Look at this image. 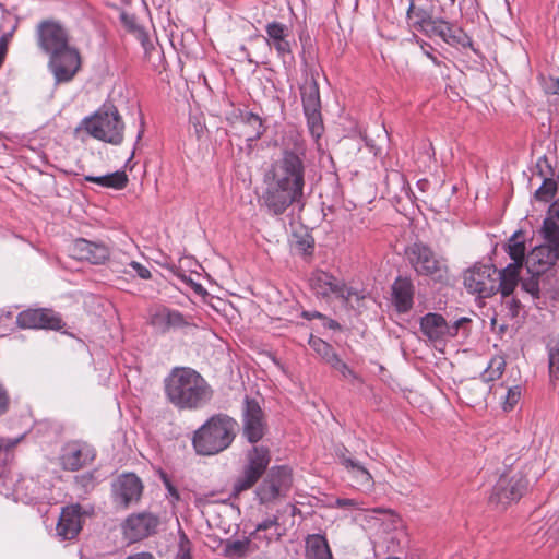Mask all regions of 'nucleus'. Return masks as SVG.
I'll return each instance as SVG.
<instances>
[{
    "mask_svg": "<svg viewBox=\"0 0 559 559\" xmlns=\"http://www.w3.org/2000/svg\"><path fill=\"white\" fill-rule=\"evenodd\" d=\"M522 390L519 385H514L509 388L504 400L502 402V407L506 412L512 411L514 406L519 403L521 399Z\"/></svg>",
    "mask_w": 559,
    "mask_h": 559,
    "instance_id": "nucleus-41",
    "label": "nucleus"
},
{
    "mask_svg": "<svg viewBox=\"0 0 559 559\" xmlns=\"http://www.w3.org/2000/svg\"><path fill=\"white\" fill-rule=\"evenodd\" d=\"M405 254L418 275L435 276L442 272L443 264L425 243L415 242L406 248Z\"/></svg>",
    "mask_w": 559,
    "mask_h": 559,
    "instance_id": "nucleus-9",
    "label": "nucleus"
},
{
    "mask_svg": "<svg viewBox=\"0 0 559 559\" xmlns=\"http://www.w3.org/2000/svg\"><path fill=\"white\" fill-rule=\"evenodd\" d=\"M237 421L218 414L207 419L194 431L192 444L200 455H215L226 450L236 437Z\"/></svg>",
    "mask_w": 559,
    "mask_h": 559,
    "instance_id": "nucleus-4",
    "label": "nucleus"
},
{
    "mask_svg": "<svg viewBox=\"0 0 559 559\" xmlns=\"http://www.w3.org/2000/svg\"><path fill=\"white\" fill-rule=\"evenodd\" d=\"M8 52V36L4 35L0 38V67L2 66Z\"/></svg>",
    "mask_w": 559,
    "mask_h": 559,
    "instance_id": "nucleus-52",
    "label": "nucleus"
},
{
    "mask_svg": "<svg viewBox=\"0 0 559 559\" xmlns=\"http://www.w3.org/2000/svg\"><path fill=\"white\" fill-rule=\"evenodd\" d=\"M142 491V481L133 473L120 475L112 485L114 499L123 507L138 502Z\"/></svg>",
    "mask_w": 559,
    "mask_h": 559,
    "instance_id": "nucleus-16",
    "label": "nucleus"
},
{
    "mask_svg": "<svg viewBox=\"0 0 559 559\" xmlns=\"http://www.w3.org/2000/svg\"><path fill=\"white\" fill-rule=\"evenodd\" d=\"M508 253L513 260L512 264H519V266L522 267L525 258V245L523 240H520L516 234H514L509 240Z\"/></svg>",
    "mask_w": 559,
    "mask_h": 559,
    "instance_id": "nucleus-36",
    "label": "nucleus"
},
{
    "mask_svg": "<svg viewBox=\"0 0 559 559\" xmlns=\"http://www.w3.org/2000/svg\"><path fill=\"white\" fill-rule=\"evenodd\" d=\"M455 1H456V0H448L449 4H450L451 7H452V5H454Z\"/></svg>",
    "mask_w": 559,
    "mask_h": 559,
    "instance_id": "nucleus-57",
    "label": "nucleus"
},
{
    "mask_svg": "<svg viewBox=\"0 0 559 559\" xmlns=\"http://www.w3.org/2000/svg\"><path fill=\"white\" fill-rule=\"evenodd\" d=\"M488 392V386L484 381L474 380L462 386L461 393L468 400V403H479Z\"/></svg>",
    "mask_w": 559,
    "mask_h": 559,
    "instance_id": "nucleus-33",
    "label": "nucleus"
},
{
    "mask_svg": "<svg viewBox=\"0 0 559 559\" xmlns=\"http://www.w3.org/2000/svg\"><path fill=\"white\" fill-rule=\"evenodd\" d=\"M168 401L180 409H195L207 403L212 390L205 379L187 367L175 368L165 379Z\"/></svg>",
    "mask_w": 559,
    "mask_h": 559,
    "instance_id": "nucleus-3",
    "label": "nucleus"
},
{
    "mask_svg": "<svg viewBox=\"0 0 559 559\" xmlns=\"http://www.w3.org/2000/svg\"><path fill=\"white\" fill-rule=\"evenodd\" d=\"M72 252L76 259L86 260L93 264H100L109 257V250L106 246L85 239H76Z\"/></svg>",
    "mask_w": 559,
    "mask_h": 559,
    "instance_id": "nucleus-19",
    "label": "nucleus"
},
{
    "mask_svg": "<svg viewBox=\"0 0 559 559\" xmlns=\"http://www.w3.org/2000/svg\"><path fill=\"white\" fill-rule=\"evenodd\" d=\"M520 270L519 264H509L502 271H497L498 290L503 297H509L518 286Z\"/></svg>",
    "mask_w": 559,
    "mask_h": 559,
    "instance_id": "nucleus-28",
    "label": "nucleus"
},
{
    "mask_svg": "<svg viewBox=\"0 0 559 559\" xmlns=\"http://www.w3.org/2000/svg\"><path fill=\"white\" fill-rule=\"evenodd\" d=\"M242 417L243 436L248 441L255 443L261 440L264 436L266 424L259 403L254 400L246 399Z\"/></svg>",
    "mask_w": 559,
    "mask_h": 559,
    "instance_id": "nucleus-15",
    "label": "nucleus"
},
{
    "mask_svg": "<svg viewBox=\"0 0 559 559\" xmlns=\"http://www.w3.org/2000/svg\"><path fill=\"white\" fill-rule=\"evenodd\" d=\"M427 56H428V58H430V59H431L436 64H438L437 59H436L432 55H430L429 52H427Z\"/></svg>",
    "mask_w": 559,
    "mask_h": 559,
    "instance_id": "nucleus-56",
    "label": "nucleus"
},
{
    "mask_svg": "<svg viewBox=\"0 0 559 559\" xmlns=\"http://www.w3.org/2000/svg\"><path fill=\"white\" fill-rule=\"evenodd\" d=\"M528 481L521 473L512 476H502L493 487L490 502L504 509L512 502L518 501L526 491Z\"/></svg>",
    "mask_w": 559,
    "mask_h": 559,
    "instance_id": "nucleus-8",
    "label": "nucleus"
},
{
    "mask_svg": "<svg viewBox=\"0 0 559 559\" xmlns=\"http://www.w3.org/2000/svg\"><path fill=\"white\" fill-rule=\"evenodd\" d=\"M9 405V396L7 391L0 384V415L7 412Z\"/></svg>",
    "mask_w": 559,
    "mask_h": 559,
    "instance_id": "nucleus-50",
    "label": "nucleus"
},
{
    "mask_svg": "<svg viewBox=\"0 0 559 559\" xmlns=\"http://www.w3.org/2000/svg\"><path fill=\"white\" fill-rule=\"evenodd\" d=\"M84 179L88 182H94L102 187L112 188L116 190L123 189L129 181L124 171H115L104 176H85Z\"/></svg>",
    "mask_w": 559,
    "mask_h": 559,
    "instance_id": "nucleus-30",
    "label": "nucleus"
},
{
    "mask_svg": "<svg viewBox=\"0 0 559 559\" xmlns=\"http://www.w3.org/2000/svg\"><path fill=\"white\" fill-rule=\"evenodd\" d=\"M305 115L307 117V122L311 134L319 138L323 130L320 109L305 110Z\"/></svg>",
    "mask_w": 559,
    "mask_h": 559,
    "instance_id": "nucleus-38",
    "label": "nucleus"
},
{
    "mask_svg": "<svg viewBox=\"0 0 559 559\" xmlns=\"http://www.w3.org/2000/svg\"><path fill=\"white\" fill-rule=\"evenodd\" d=\"M548 357L550 381L559 389V341L549 346Z\"/></svg>",
    "mask_w": 559,
    "mask_h": 559,
    "instance_id": "nucleus-37",
    "label": "nucleus"
},
{
    "mask_svg": "<svg viewBox=\"0 0 559 559\" xmlns=\"http://www.w3.org/2000/svg\"><path fill=\"white\" fill-rule=\"evenodd\" d=\"M175 559H191V547L186 536H182L179 542V550Z\"/></svg>",
    "mask_w": 559,
    "mask_h": 559,
    "instance_id": "nucleus-43",
    "label": "nucleus"
},
{
    "mask_svg": "<svg viewBox=\"0 0 559 559\" xmlns=\"http://www.w3.org/2000/svg\"><path fill=\"white\" fill-rule=\"evenodd\" d=\"M335 506L338 508H358V501L354 499H336Z\"/></svg>",
    "mask_w": 559,
    "mask_h": 559,
    "instance_id": "nucleus-51",
    "label": "nucleus"
},
{
    "mask_svg": "<svg viewBox=\"0 0 559 559\" xmlns=\"http://www.w3.org/2000/svg\"><path fill=\"white\" fill-rule=\"evenodd\" d=\"M409 25L423 33H427L438 19L432 17L430 8L423 3V0H413L407 10Z\"/></svg>",
    "mask_w": 559,
    "mask_h": 559,
    "instance_id": "nucleus-22",
    "label": "nucleus"
},
{
    "mask_svg": "<svg viewBox=\"0 0 559 559\" xmlns=\"http://www.w3.org/2000/svg\"><path fill=\"white\" fill-rule=\"evenodd\" d=\"M331 367L334 368L335 370H337L338 372H341V374L344 377V378H350V377H354V372L350 370V368L345 364L343 362L340 357L337 356V358L331 364Z\"/></svg>",
    "mask_w": 559,
    "mask_h": 559,
    "instance_id": "nucleus-44",
    "label": "nucleus"
},
{
    "mask_svg": "<svg viewBox=\"0 0 559 559\" xmlns=\"http://www.w3.org/2000/svg\"><path fill=\"white\" fill-rule=\"evenodd\" d=\"M85 130L93 138L120 145L123 141L124 122L114 105H104L84 121Z\"/></svg>",
    "mask_w": 559,
    "mask_h": 559,
    "instance_id": "nucleus-5",
    "label": "nucleus"
},
{
    "mask_svg": "<svg viewBox=\"0 0 559 559\" xmlns=\"http://www.w3.org/2000/svg\"><path fill=\"white\" fill-rule=\"evenodd\" d=\"M169 492L171 495H174L178 499V495H177L176 490L173 487H169Z\"/></svg>",
    "mask_w": 559,
    "mask_h": 559,
    "instance_id": "nucleus-55",
    "label": "nucleus"
},
{
    "mask_svg": "<svg viewBox=\"0 0 559 559\" xmlns=\"http://www.w3.org/2000/svg\"><path fill=\"white\" fill-rule=\"evenodd\" d=\"M305 559H334L324 536L312 534L306 538Z\"/></svg>",
    "mask_w": 559,
    "mask_h": 559,
    "instance_id": "nucleus-26",
    "label": "nucleus"
},
{
    "mask_svg": "<svg viewBox=\"0 0 559 559\" xmlns=\"http://www.w3.org/2000/svg\"><path fill=\"white\" fill-rule=\"evenodd\" d=\"M158 524V518L150 512L131 514L122 524V533L126 539L135 543L154 534Z\"/></svg>",
    "mask_w": 559,
    "mask_h": 559,
    "instance_id": "nucleus-13",
    "label": "nucleus"
},
{
    "mask_svg": "<svg viewBox=\"0 0 559 559\" xmlns=\"http://www.w3.org/2000/svg\"><path fill=\"white\" fill-rule=\"evenodd\" d=\"M426 35L429 37H440L443 41L452 46H466L469 44V38L461 28L453 27L448 22L440 19L427 29Z\"/></svg>",
    "mask_w": 559,
    "mask_h": 559,
    "instance_id": "nucleus-21",
    "label": "nucleus"
},
{
    "mask_svg": "<svg viewBox=\"0 0 559 559\" xmlns=\"http://www.w3.org/2000/svg\"><path fill=\"white\" fill-rule=\"evenodd\" d=\"M309 345L330 366L337 358L332 346L319 337L311 336Z\"/></svg>",
    "mask_w": 559,
    "mask_h": 559,
    "instance_id": "nucleus-35",
    "label": "nucleus"
},
{
    "mask_svg": "<svg viewBox=\"0 0 559 559\" xmlns=\"http://www.w3.org/2000/svg\"><path fill=\"white\" fill-rule=\"evenodd\" d=\"M267 34V44L274 47L277 55L285 59L286 56L292 55V46L288 41V27L278 22L269 23L265 26Z\"/></svg>",
    "mask_w": 559,
    "mask_h": 559,
    "instance_id": "nucleus-23",
    "label": "nucleus"
},
{
    "mask_svg": "<svg viewBox=\"0 0 559 559\" xmlns=\"http://www.w3.org/2000/svg\"><path fill=\"white\" fill-rule=\"evenodd\" d=\"M504 366H506V362L502 358H500V357L493 358L490 361L487 370L485 371V374H484L485 381H492L496 378H499L503 372Z\"/></svg>",
    "mask_w": 559,
    "mask_h": 559,
    "instance_id": "nucleus-40",
    "label": "nucleus"
},
{
    "mask_svg": "<svg viewBox=\"0 0 559 559\" xmlns=\"http://www.w3.org/2000/svg\"><path fill=\"white\" fill-rule=\"evenodd\" d=\"M130 266L136 272V274L143 278L148 280L151 277V272L147 267L143 266L139 262L132 261Z\"/></svg>",
    "mask_w": 559,
    "mask_h": 559,
    "instance_id": "nucleus-48",
    "label": "nucleus"
},
{
    "mask_svg": "<svg viewBox=\"0 0 559 559\" xmlns=\"http://www.w3.org/2000/svg\"><path fill=\"white\" fill-rule=\"evenodd\" d=\"M304 110H316L321 108L319 86L314 80L306 82L301 87Z\"/></svg>",
    "mask_w": 559,
    "mask_h": 559,
    "instance_id": "nucleus-31",
    "label": "nucleus"
},
{
    "mask_svg": "<svg viewBox=\"0 0 559 559\" xmlns=\"http://www.w3.org/2000/svg\"><path fill=\"white\" fill-rule=\"evenodd\" d=\"M556 259H559V252L552 242L545 246H538L532 250L526 258L527 270L533 274L544 273L551 266Z\"/></svg>",
    "mask_w": 559,
    "mask_h": 559,
    "instance_id": "nucleus-18",
    "label": "nucleus"
},
{
    "mask_svg": "<svg viewBox=\"0 0 559 559\" xmlns=\"http://www.w3.org/2000/svg\"><path fill=\"white\" fill-rule=\"evenodd\" d=\"M310 286L317 295L323 297L334 295L346 301H349L353 296L358 298V294L356 292L348 288L342 281L323 271H316L312 273L310 277Z\"/></svg>",
    "mask_w": 559,
    "mask_h": 559,
    "instance_id": "nucleus-12",
    "label": "nucleus"
},
{
    "mask_svg": "<svg viewBox=\"0 0 559 559\" xmlns=\"http://www.w3.org/2000/svg\"><path fill=\"white\" fill-rule=\"evenodd\" d=\"M122 20L127 23V16L123 14Z\"/></svg>",
    "mask_w": 559,
    "mask_h": 559,
    "instance_id": "nucleus-58",
    "label": "nucleus"
},
{
    "mask_svg": "<svg viewBox=\"0 0 559 559\" xmlns=\"http://www.w3.org/2000/svg\"><path fill=\"white\" fill-rule=\"evenodd\" d=\"M506 307L508 308L510 316L514 318L519 314L521 304L519 300L510 298L506 301Z\"/></svg>",
    "mask_w": 559,
    "mask_h": 559,
    "instance_id": "nucleus-49",
    "label": "nucleus"
},
{
    "mask_svg": "<svg viewBox=\"0 0 559 559\" xmlns=\"http://www.w3.org/2000/svg\"><path fill=\"white\" fill-rule=\"evenodd\" d=\"M241 121L246 128L243 133L248 140H257L263 134V123L258 115L253 112H246L241 117Z\"/></svg>",
    "mask_w": 559,
    "mask_h": 559,
    "instance_id": "nucleus-32",
    "label": "nucleus"
},
{
    "mask_svg": "<svg viewBox=\"0 0 559 559\" xmlns=\"http://www.w3.org/2000/svg\"><path fill=\"white\" fill-rule=\"evenodd\" d=\"M497 270L491 265H475L464 273V286L481 298L492 296L498 292Z\"/></svg>",
    "mask_w": 559,
    "mask_h": 559,
    "instance_id": "nucleus-6",
    "label": "nucleus"
},
{
    "mask_svg": "<svg viewBox=\"0 0 559 559\" xmlns=\"http://www.w3.org/2000/svg\"><path fill=\"white\" fill-rule=\"evenodd\" d=\"M341 463L350 473L352 477L354 478L356 485L359 488L366 490H370L373 488V479L371 474L359 462L345 455H342Z\"/></svg>",
    "mask_w": 559,
    "mask_h": 559,
    "instance_id": "nucleus-27",
    "label": "nucleus"
},
{
    "mask_svg": "<svg viewBox=\"0 0 559 559\" xmlns=\"http://www.w3.org/2000/svg\"><path fill=\"white\" fill-rule=\"evenodd\" d=\"M39 48L49 56V66L58 82L72 80L81 67L79 51L69 45L67 29L57 21H43L37 26Z\"/></svg>",
    "mask_w": 559,
    "mask_h": 559,
    "instance_id": "nucleus-2",
    "label": "nucleus"
},
{
    "mask_svg": "<svg viewBox=\"0 0 559 559\" xmlns=\"http://www.w3.org/2000/svg\"><path fill=\"white\" fill-rule=\"evenodd\" d=\"M190 121H191L194 134L197 135L198 139H200L204 134V131L206 129L203 118L193 116V117H191Z\"/></svg>",
    "mask_w": 559,
    "mask_h": 559,
    "instance_id": "nucleus-45",
    "label": "nucleus"
},
{
    "mask_svg": "<svg viewBox=\"0 0 559 559\" xmlns=\"http://www.w3.org/2000/svg\"><path fill=\"white\" fill-rule=\"evenodd\" d=\"M152 325L160 332H167L171 329H180L188 325V321L177 310L166 307H157L151 314Z\"/></svg>",
    "mask_w": 559,
    "mask_h": 559,
    "instance_id": "nucleus-20",
    "label": "nucleus"
},
{
    "mask_svg": "<svg viewBox=\"0 0 559 559\" xmlns=\"http://www.w3.org/2000/svg\"><path fill=\"white\" fill-rule=\"evenodd\" d=\"M292 486L290 471L285 467L272 468L257 489L261 503H271L284 497Z\"/></svg>",
    "mask_w": 559,
    "mask_h": 559,
    "instance_id": "nucleus-7",
    "label": "nucleus"
},
{
    "mask_svg": "<svg viewBox=\"0 0 559 559\" xmlns=\"http://www.w3.org/2000/svg\"><path fill=\"white\" fill-rule=\"evenodd\" d=\"M469 322L467 318H460L449 324L441 314L427 313L420 320V330L428 340L432 342L454 337L459 334L461 328Z\"/></svg>",
    "mask_w": 559,
    "mask_h": 559,
    "instance_id": "nucleus-11",
    "label": "nucleus"
},
{
    "mask_svg": "<svg viewBox=\"0 0 559 559\" xmlns=\"http://www.w3.org/2000/svg\"><path fill=\"white\" fill-rule=\"evenodd\" d=\"M93 459L91 449L78 443L69 444L64 449L61 461L66 469L78 471Z\"/></svg>",
    "mask_w": 559,
    "mask_h": 559,
    "instance_id": "nucleus-24",
    "label": "nucleus"
},
{
    "mask_svg": "<svg viewBox=\"0 0 559 559\" xmlns=\"http://www.w3.org/2000/svg\"><path fill=\"white\" fill-rule=\"evenodd\" d=\"M253 550L254 548L252 547L251 540L249 538L241 540H230L227 542L225 546V555L230 558L245 557Z\"/></svg>",
    "mask_w": 559,
    "mask_h": 559,
    "instance_id": "nucleus-34",
    "label": "nucleus"
},
{
    "mask_svg": "<svg viewBox=\"0 0 559 559\" xmlns=\"http://www.w3.org/2000/svg\"><path fill=\"white\" fill-rule=\"evenodd\" d=\"M269 463V450L264 447H254L248 454V464L242 475L235 481L234 490L241 492L251 488L265 472Z\"/></svg>",
    "mask_w": 559,
    "mask_h": 559,
    "instance_id": "nucleus-10",
    "label": "nucleus"
},
{
    "mask_svg": "<svg viewBox=\"0 0 559 559\" xmlns=\"http://www.w3.org/2000/svg\"><path fill=\"white\" fill-rule=\"evenodd\" d=\"M306 145L296 131L283 140L282 155L264 174L262 203L273 215L283 214L293 204H304Z\"/></svg>",
    "mask_w": 559,
    "mask_h": 559,
    "instance_id": "nucleus-1",
    "label": "nucleus"
},
{
    "mask_svg": "<svg viewBox=\"0 0 559 559\" xmlns=\"http://www.w3.org/2000/svg\"><path fill=\"white\" fill-rule=\"evenodd\" d=\"M543 87L547 94L559 95V79L554 76L543 78Z\"/></svg>",
    "mask_w": 559,
    "mask_h": 559,
    "instance_id": "nucleus-42",
    "label": "nucleus"
},
{
    "mask_svg": "<svg viewBox=\"0 0 559 559\" xmlns=\"http://www.w3.org/2000/svg\"><path fill=\"white\" fill-rule=\"evenodd\" d=\"M23 439V437H19V438H1L0 437V453L2 451H9L11 449H13L15 445H17L21 440Z\"/></svg>",
    "mask_w": 559,
    "mask_h": 559,
    "instance_id": "nucleus-46",
    "label": "nucleus"
},
{
    "mask_svg": "<svg viewBox=\"0 0 559 559\" xmlns=\"http://www.w3.org/2000/svg\"><path fill=\"white\" fill-rule=\"evenodd\" d=\"M282 536L281 525L276 516L266 519L260 523L255 531L251 533V537L255 539H264L266 544L272 540H278Z\"/></svg>",
    "mask_w": 559,
    "mask_h": 559,
    "instance_id": "nucleus-29",
    "label": "nucleus"
},
{
    "mask_svg": "<svg viewBox=\"0 0 559 559\" xmlns=\"http://www.w3.org/2000/svg\"><path fill=\"white\" fill-rule=\"evenodd\" d=\"M126 559H155L150 552H139L128 556Z\"/></svg>",
    "mask_w": 559,
    "mask_h": 559,
    "instance_id": "nucleus-53",
    "label": "nucleus"
},
{
    "mask_svg": "<svg viewBox=\"0 0 559 559\" xmlns=\"http://www.w3.org/2000/svg\"><path fill=\"white\" fill-rule=\"evenodd\" d=\"M16 323L22 329L60 330L61 318L50 309H28L19 313Z\"/></svg>",
    "mask_w": 559,
    "mask_h": 559,
    "instance_id": "nucleus-14",
    "label": "nucleus"
},
{
    "mask_svg": "<svg viewBox=\"0 0 559 559\" xmlns=\"http://www.w3.org/2000/svg\"><path fill=\"white\" fill-rule=\"evenodd\" d=\"M392 294L399 312H407L413 307L414 287L411 281L397 278L392 286Z\"/></svg>",
    "mask_w": 559,
    "mask_h": 559,
    "instance_id": "nucleus-25",
    "label": "nucleus"
},
{
    "mask_svg": "<svg viewBox=\"0 0 559 559\" xmlns=\"http://www.w3.org/2000/svg\"><path fill=\"white\" fill-rule=\"evenodd\" d=\"M144 133V129H143V122H141V129L139 130L138 132V135H136V140L140 141L142 135Z\"/></svg>",
    "mask_w": 559,
    "mask_h": 559,
    "instance_id": "nucleus-54",
    "label": "nucleus"
},
{
    "mask_svg": "<svg viewBox=\"0 0 559 559\" xmlns=\"http://www.w3.org/2000/svg\"><path fill=\"white\" fill-rule=\"evenodd\" d=\"M388 559H399V558H394V557H393V558H388Z\"/></svg>",
    "mask_w": 559,
    "mask_h": 559,
    "instance_id": "nucleus-59",
    "label": "nucleus"
},
{
    "mask_svg": "<svg viewBox=\"0 0 559 559\" xmlns=\"http://www.w3.org/2000/svg\"><path fill=\"white\" fill-rule=\"evenodd\" d=\"M557 191V183L552 179H545L543 185L536 190L535 198L538 201L548 202Z\"/></svg>",
    "mask_w": 559,
    "mask_h": 559,
    "instance_id": "nucleus-39",
    "label": "nucleus"
},
{
    "mask_svg": "<svg viewBox=\"0 0 559 559\" xmlns=\"http://www.w3.org/2000/svg\"><path fill=\"white\" fill-rule=\"evenodd\" d=\"M522 288L534 297L539 293L538 282L534 278L522 282Z\"/></svg>",
    "mask_w": 559,
    "mask_h": 559,
    "instance_id": "nucleus-47",
    "label": "nucleus"
},
{
    "mask_svg": "<svg viewBox=\"0 0 559 559\" xmlns=\"http://www.w3.org/2000/svg\"><path fill=\"white\" fill-rule=\"evenodd\" d=\"M82 508L79 504H72L62 509L57 523V535L61 539H73L82 528Z\"/></svg>",
    "mask_w": 559,
    "mask_h": 559,
    "instance_id": "nucleus-17",
    "label": "nucleus"
}]
</instances>
